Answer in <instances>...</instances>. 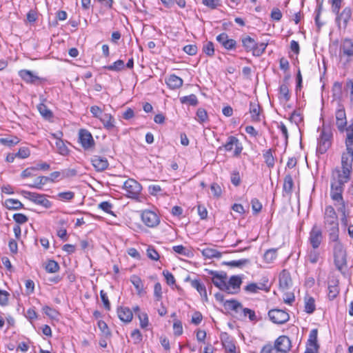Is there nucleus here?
<instances>
[{"label": "nucleus", "instance_id": "41", "mask_svg": "<svg viewBox=\"0 0 353 353\" xmlns=\"http://www.w3.org/2000/svg\"><path fill=\"white\" fill-rule=\"evenodd\" d=\"M48 181H50V178L48 176H39L34 181V184H30L28 186L32 188H37L39 190L42 189L43 185L46 184Z\"/></svg>", "mask_w": 353, "mask_h": 353}, {"label": "nucleus", "instance_id": "52", "mask_svg": "<svg viewBox=\"0 0 353 353\" xmlns=\"http://www.w3.org/2000/svg\"><path fill=\"white\" fill-rule=\"evenodd\" d=\"M263 258L268 263L272 262L276 258V250L270 249L267 250L264 254Z\"/></svg>", "mask_w": 353, "mask_h": 353}, {"label": "nucleus", "instance_id": "53", "mask_svg": "<svg viewBox=\"0 0 353 353\" xmlns=\"http://www.w3.org/2000/svg\"><path fill=\"white\" fill-rule=\"evenodd\" d=\"M267 45L265 43H259L256 42V46L253 50V55L256 57L261 56L265 52Z\"/></svg>", "mask_w": 353, "mask_h": 353}, {"label": "nucleus", "instance_id": "48", "mask_svg": "<svg viewBox=\"0 0 353 353\" xmlns=\"http://www.w3.org/2000/svg\"><path fill=\"white\" fill-rule=\"evenodd\" d=\"M318 330L313 329L310 331L307 343L310 346L319 345L317 342Z\"/></svg>", "mask_w": 353, "mask_h": 353}, {"label": "nucleus", "instance_id": "49", "mask_svg": "<svg viewBox=\"0 0 353 353\" xmlns=\"http://www.w3.org/2000/svg\"><path fill=\"white\" fill-rule=\"evenodd\" d=\"M203 51L209 57L213 56L214 54V43L212 41H208L204 43L203 46Z\"/></svg>", "mask_w": 353, "mask_h": 353}, {"label": "nucleus", "instance_id": "44", "mask_svg": "<svg viewBox=\"0 0 353 353\" xmlns=\"http://www.w3.org/2000/svg\"><path fill=\"white\" fill-rule=\"evenodd\" d=\"M125 67L124 61L119 59L114 62L112 64L105 66L104 68L110 71H121Z\"/></svg>", "mask_w": 353, "mask_h": 353}, {"label": "nucleus", "instance_id": "8", "mask_svg": "<svg viewBox=\"0 0 353 353\" xmlns=\"http://www.w3.org/2000/svg\"><path fill=\"white\" fill-rule=\"evenodd\" d=\"M79 142L85 150L93 149L95 145L92 134L85 129H81L79 131Z\"/></svg>", "mask_w": 353, "mask_h": 353}, {"label": "nucleus", "instance_id": "26", "mask_svg": "<svg viewBox=\"0 0 353 353\" xmlns=\"http://www.w3.org/2000/svg\"><path fill=\"white\" fill-rule=\"evenodd\" d=\"M191 286L198 291L203 301H208L207 290L203 283L198 279H194L191 281Z\"/></svg>", "mask_w": 353, "mask_h": 353}, {"label": "nucleus", "instance_id": "16", "mask_svg": "<svg viewBox=\"0 0 353 353\" xmlns=\"http://www.w3.org/2000/svg\"><path fill=\"white\" fill-rule=\"evenodd\" d=\"M336 125L340 132H346L347 127V118L345 109L341 107L338 109L335 112Z\"/></svg>", "mask_w": 353, "mask_h": 353}, {"label": "nucleus", "instance_id": "10", "mask_svg": "<svg viewBox=\"0 0 353 353\" xmlns=\"http://www.w3.org/2000/svg\"><path fill=\"white\" fill-rule=\"evenodd\" d=\"M331 138L332 134L330 132H326L324 130L321 132L317 146L318 153L323 154L327 152L331 146Z\"/></svg>", "mask_w": 353, "mask_h": 353}, {"label": "nucleus", "instance_id": "37", "mask_svg": "<svg viewBox=\"0 0 353 353\" xmlns=\"http://www.w3.org/2000/svg\"><path fill=\"white\" fill-rule=\"evenodd\" d=\"M320 259V252L317 249L312 248L307 251V261L312 264H316Z\"/></svg>", "mask_w": 353, "mask_h": 353}, {"label": "nucleus", "instance_id": "4", "mask_svg": "<svg viewBox=\"0 0 353 353\" xmlns=\"http://www.w3.org/2000/svg\"><path fill=\"white\" fill-rule=\"evenodd\" d=\"M20 193L26 199L37 205H42L47 209L51 208L52 206V203L46 199L45 194H41L37 192H31L26 190H21Z\"/></svg>", "mask_w": 353, "mask_h": 353}, {"label": "nucleus", "instance_id": "15", "mask_svg": "<svg viewBox=\"0 0 353 353\" xmlns=\"http://www.w3.org/2000/svg\"><path fill=\"white\" fill-rule=\"evenodd\" d=\"M234 146L235 147L234 155L238 157L241 153L243 147L236 137L230 136L226 143L223 145V148L226 151L230 152L233 149Z\"/></svg>", "mask_w": 353, "mask_h": 353}, {"label": "nucleus", "instance_id": "14", "mask_svg": "<svg viewBox=\"0 0 353 353\" xmlns=\"http://www.w3.org/2000/svg\"><path fill=\"white\" fill-rule=\"evenodd\" d=\"M242 284V278L239 275L232 276L228 281H227L226 285L228 290H225V292L230 294H235L239 293L241 289V285Z\"/></svg>", "mask_w": 353, "mask_h": 353}, {"label": "nucleus", "instance_id": "18", "mask_svg": "<svg viewBox=\"0 0 353 353\" xmlns=\"http://www.w3.org/2000/svg\"><path fill=\"white\" fill-rule=\"evenodd\" d=\"M216 41L226 50H232L236 48V41L230 39L228 34L223 32L216 37Z\"/></svg>", "mask_w": 353, "mask_h": 353}, {"label": "nucleus", "instance_id": "40", "mask_svg": "<svg viewBox=\"0 0 353 353\" xmlns=\"http://www.w3.org/2000/svg\"><path fill=\"white\" fill-rule=\"evenodd\" d=\"M55 145L57 152L61 155L67 156L69 154L70 150L61 139H58V140L56 141Z\"/></svg>", "mask_w": 353, "mask_h": 353}, {"label": "nucleus", "instance_id": "1", "mask_svg": "<svg viewBox=\"0 0 353 353\" xmlns=\"http://www.w3.org/2000/svg\"><path fill=\"white\" fill-rule=\"evenodd\" d=\"M352 163L341 159V167L332 170L330 179V196L332 200H341L344 186L350 180Z\"/></svg>", "mask_w": 353, "mask_h": 353}, {"label": "nucleus", "instance_id": "30", "mask_svg": "<svg viewBox=\"0 0 353 353\" xmlns=\"http://www.w3.org/2000/svg\"><path fill=\"white\" fill-rule=\"evenodd\" d=\"M294 187V181L290 174H287L284 178L283 192L288 196H290Z\"/></svg>", "mask_w": 353, "mask_h": 353}, {"label": "nucleus", "instance_id": "51", "mask_svg": "<svg viewBox=\"0 0 353 353\" xmlns=\"http://www.w3.org/2000/svg\"><path fill=\"white\" fill-rule=\"evenodd\" d=\"M0 142L7 146H12L17 144L19 142V139L17 137L1 138Z\"/></svg>", "mask_w": 353, "mask_h": 353}, {"label": "nucleus", "instance_id": "22", "mask_svg": "<svg viewBox=\"0 0 353 353\" xmlns=\"http://www.w3.org/2000/svg\"><path fill=\"white\" fill-rule=\"evenodd\" d=\"M92 165L98 172H102L108 168L109 163L105 157L99 155H94L91 158Z\"/></svg>", "mask_w": 353, "mask_h": 353}, {"label": "nucleus", "instance_id": "21", "mask_svg": "<svg viewBox=\"0 0 353 353\" xmlns=\"http://www.w3.org/2000/svg\"><path fill=\"white\" fill-rule=\"evenodd\" d=\"M336 14V21L338 25L340 26L341 23H343V28H346L348 24V22L352 17V10L350 7H345L341 12H339Z\"/></svg>", "mask_w": 353, "mask_h": 353}, {"label": "nucleus", "instance_id": "62", "mask_svg": "<svg viewBox=\"0 0 353 353\" xmlns=\"http://www.w3.org/2000/svg\"><path fill=\"white\" fill-rule=\"evenodd\" d=\"M138 318L140 321V326L142 328H145L148 325V316L145 312H139L138 314Z\"/></svg>", "mask_w": 353, "mask_h": 353}, {"label": "nucleus", "instance_id": "46", "mask_svg": "<svg viewBox=\"0 0 353 353\" xmlns=\"http://www.w3.org/2000/svg\"><path fill=\"white\" fill-rule=\"evenodd\" d=\"M47 272L55 273L59 270V263L54 260H49L45 266Z\"/></svg>", "mask_w": 353, "mask_h": 353}, {"label": "nucleus", "instance_id": "38", "mask_svg": "<svg viewBox=\"0 0 353 353\" xmlns=\"http://www.w3.org/2000/svg\"><path fill=\"white\" fill-rule=\"evenodd\" d=\"M202 254L205 258L212 259V258H217L219 259L221 257V253L218 250L207 248L202 250Z\"/></svg>", "mask_w": 353, "mask_h": 353}, {"label": "nucleus", "instance_id": "39", "mask_svg": "<svg viewBox=\"0 0 353 353\" xmlns=\"http://www.w3.org/2000/svg\"><path fill=\"white\" fill-rule=\"evenodd\" d=\"M37 109L39 112V113L41 114V116L47 120H50L52 118L53 114L52 111L48 108V107L43 104L40 103L37 106Z\"/></svg>", "mask_w": 353, "mask_h": 353}, {"label": "nucleus", "instance_id": "55", "mask_svg": "<svg viewBox=\"0 0 353 353\" xmlns=\"http://www.w3.org/2000/svg\"><path fill=\"white\" fill-rule=\"evenodd\" d=\"M43 311L47 316L53 319H57L59 315L56 310L47 305L43 307Z\"/></svg>", "mask_w": 353, "mask_h": 353}, {"label": "nucleus", "instance_id": "50", "mask_svg": "<svg viewBox=\"0 0 353 353\" xmlns=\"http://www.w3.org/2000/svg\"><path fill=\"white\" fill-rule=\"evenodd\" d=\"M74 197V192L71 191L59 192L57 198L63 201H69Z\"/></svg>", "mask_w": 353, "mask_h": 353}, {"label": "nucleus", "instance_id": "6", "mask_svg": "<svg viewBox=\"0 0 353 353\" xmlns=\"http://www.w3.org/2000/svg\"><path fill=\"white\" fill-rule=\"evenodd\" d=\"M208 273L212 276L210 279L212 283L216 288L224 292H225V290H228L226 285L228 279L226 272L208 270Z\"/></svg>", "mask_w": 353, "mask_h": 353}, {"label": "nucleus", "instance_id": "27", "mask_svg": "<svg viewBox=\"0 0 353 353\" xmlns=\"http://www.w3.org/2000/svg\"><path fill=\"white\" fill-rule=\"evenodd\" d=\"M183 79L175 74H171L166 80L168 86L171 89H177L183 85Z\"/></svg>", "mask_w": 353, "mask_h": 353}, {"label": "nucleus", "instance_id": "61", "mask_svg": "<svg viewBox=\"0 0 353 353\" xmlns=\"http://www.w3.org/2000/svg\"><path fill=\"white\" fill-rule=\"evenodd\" d=\"M147 256L153 261H157L159 259V254L157 251L152 246H149L147 249Z\"/></svg>", "mask_w": 353, "mask_h": 353}, {"label": "nucleus", "instance_id": "34", "mask_svg": "<svg viewBox=\"0 0 353 353\" xmlns=\"http://www.w3.org/2000/svg\"><path fill=\"white\" fill-rule=\"evenodd\" d=\"M224 307L228 310L238 312L239 310H243L242 304L236 300H228L224 302Z\"/></svg>", "mask_w": 353, "mask_h": 353}, {"label": "nucleus", "instance_id": "43", "mask_svg": "<svg viewBox=\"0 0 353 353\" xmlns=\"http://www.w3.org/2000/svg\"><path fill=\"white\" fill-rule=\"evenodd\" d=\"M181 103H188L190 105L195 106L198 104V99L195 94H192L188 96H184L180 98Z\"/></svg>", "mask_w": 353, "mask_h": 353}, {"label": "nucleus", "instance_id": "9", "mask_svg": "<svg viewBox=\"0 0 353 353\" xmlns=\"http://www.w3.org/2000/svg\"><path fill=\"white\" fill-rule=\"evenodd\" d=\"M323 232L316 224L310 232L308 241L312 248L317 249L323 241Z\"/></svg>", "mask_w": 353, "mask_h": 353}, {"label": "nucleus", "instance_id": "28", "mask_svg": "<svg viewBox=\"0 0 353 353\" xmlns=\"http://www.w3.org/2000/svg\"><path fill=\"white\" fill-rule=\"evenodd\" d=\"M242 46L246 52H252L254 47L256 46V41L248 35L243 36L241 37Z\"/></svg>", "mask_w": 353, "mask_h": 353}, {"label": "nucleus", "instance_id": "47", "mask_svg": "<svg viewBox=\"0 0 353 353\" xmlns=\"http://www.w3.org/2000/svg\"><path fill=\"white\" fill-rule=\"evenodd\" d=\"M263 157L265 162L269 168H272L274 165V158L272 155L271 149L268 150L264 154Z\"/></svg>", "mask_w": 353, "mask_h": 353}, {"label": "nucleus", "instance_id": "60", "mask_svg": "<svg viewBox=\"0 0 353 353\" xmlns=\"http://www.w3.org/2000/svg\"><path fill=\"white\" fill-rule=\"evenodd\" d=\"M345 89L350 93V103L353 106V79L347 81Z\"/></svg>", "mask_w": 353, "mask_h": 353}, {"label": "nucleus", "instance_id": "45", "mask_svg": "<svg viewBox=\"0 0 353 353\" xmlns=\"http://www.w3.org/2000/svg\"><path fill=\"white\" fill-rule=\"evenodd\" d=\"M316 309L315 306V301L314 298L309 296V298L305 299V311L307 314H312L314 312Z\"/></svg>", "mask_w": 353, "mask_h": 353}, {"label": "nucleus", "instance_id": "56", "mask_svg": "<svg viewBox=\"0 0 353 353\" xmlns=\"http://www.w3.org/2000/svg\"><path fill=\"white\" fill-rule=\"evenodd\" d=\"M223 345L227 353H236V346L234 343L230 340H226L223 343Z\"/></svg>", "mask_w": 353, "mask_h": 353}, {"label": "nucleus", "instance_id": "54", "mask_svg": "<svg viewBox=\"0 0 353 353\" xmlns=\"http://www.w3.org/2000/svg\"><path fill=\"white\" fill-rule=\"evenodd\" d=\"M250 263V260L249 259H240V260H236V261H229V262H225L224 263L225 265H228L229 266H231V267H242L248 263Z\"/></svg>", "mask_w": 353, "mask_h": 353}, {"label": "nucleus", "instance_id": "33", "mask_svg": "<svg viewBox=\"0 0 353 353\" xmlns=\"http://www.w3.org/2000/svg\"><path fill=\"white\" fill-rule=\"evenodd\" d=\"M339 292L338 281L332 280L328 284V297L330 300L334 299Z\"/></svg>", "mask_w": 353, "mask_h": 353}, {"label": "nucleus", "instance_id": "13", "mask_svg": "<svg viewBox=\"0 0 353 353\" xmlns=\"http://www.w3.org/2000/svg\"><path fill=\"white\" fill-rule=\"evenodd\" d=\"M141 220L149 228H154L160 222L158 215L151 210H144L141 213Z\"/></svg>", "mask_w": 353, "mask_h": 353}, {"label": "nucleus", "instance_id": "20", "mask_svg": "<svg viewBox=\"0 0 353 353\" xmlns=\"http://www.w3.org/2000/svg\"><path fill=\"white\" fill-rule=\"evenodd\" d=\"M99 120L103 123V127L109 132H115L118 131L115 125V119L110 114L104 113Z\"/></svg>", "mask_w": 353, "mask_h": 353}, {"label": "nucleus", "instance_id": "5", "mask_svg": "<svg viewBox=\"0 0 353 353\" xmlns=\"http://www.w3.org/2000/svg\"><path fill=\"white\" fill-rule=\"evenodd\" d=\"M323 219L325 228H339L338 216L334 208L332 205H327L325 208Z\"/></svg>", "mask_w": 353, "mask_h": 353}, {"label": "nucleus", "instance_id": "58", "mask_svg": "<svg viewBox=\"0 0 353 353\" xmlns=\"http://www.w3.org/2000/svg\"><path fill=\"white\" fill-rule=\"evenodd\" d=\"M99 208L101 209L105 212L110 214H114L112 208V204L108 201H103L99 204Z\"/></svg>", "mask_w": 353, "mask_h": 353}, {"label": "nucleus", "instance_id": "31", "mask_svg": "<svg viewBox=\"0 0 353 353\" xmlns=\"http://www.w3.org/2000/svg\"><path fill=\"white\" fill-rule=\"evenodd\" d=\"M130 281L135 288L139 295H141L144 292L143 283L141 278L135 274L130 276Z\"/></svg>", "mask_w": 353, "mask_h": 353}, {"label": "nucleus", "instance_id": "11", "mask_svg": "<svg viewBox=\"0 0 353 353\" xmlns=\"http://www.w3.org/2000/svg\"><path fill=\"white\" fill-rule=\"evenodd\" d=\"M268 316L270 320L276 324H283L290 319V316L288 312L279 309L270 310L268 312Z\"/></svg>", "mask_w": 353, "mask_h": 353}, {"label": "nucleus", "instance_id": "3", "mask_svg": "<svg viewBox=\"0 0 353 353\" xmlns=\"http://www.w3.org/2000/svg\"><path fill=\"white\" fill-rule=\"evenodd\" d=\"M346 152L341 155V159L353 163V120L346 128Z\"/></svg>", "mask_w": 353, "mask_h": 353}, {"label": "nucleus", "instance_id": "2", "mask_svg": "<svg viewBox=\"0 0 353 353\" xmlns=\"http://www.w3.org/2000/svg\"><path fill=\"white\" fill-rule=\"evenodd\" d=\"M333 250L334 264L341 271L347 265V253L343 243H339L331 245Z\"/></svg>", "mask_w": 353, "mask_h": 353}, {"label": "nucleus", "instance_id": "23", "mask_svg": "<svg viewBox=\"0 0 353 353\" xmlns=\"http://www.w3.org/2000/svg\"><path fill=\"white\" fill-rule=\"evenodd\" d=\"M268 283V280L259 283H251L247 285L244 290L250 293H257L259 290H264L265 292H268L270 290V286L267 285Z\"/></svg>", "mask_w": 353, "mask_h": 353}, {"label": "nucleus", "instance_id": "36", "mask_svg": "<svg viewBox=\"0 0 353 353\" xmlns=\"http://www.w3.org/2000/svg\"><path fill=\"white\" fill-rule=\"evenodd\" d=\"M290 94L288 88V84L282 83L279 87V98L280 99L284 100L285 102H288L290 99Z\"/></svg>", "mask_w": 353, "mask_h": 353}, {"label": "nucleus", "instance_id": "25", "mask_svg": "<svg viewBox=\"0 0 353 353\" xmlns=\"http://www.w3.org/2000/svg\"><path fill=\"white\" fill-rule=\"evenodd\" d=\"M117 314L119 319L125 323H130L132 320L133 314L131 310L127 307H120L117 309Z\"/></svg>", "mask_w": 353, "mask_h": 353}, {"label": "nucleus", "instance_id": "59", "mask_svg": "<svg viewBox=\"0 0 353 353\" xmlns=\"http://www.w3.org/2000/svg\"><path fill=\"white\" fill-rule=\"evenodd\" d=\"M77 174V171L74 168L64 169L61 170V179L73 177Z\"/></svg>", "mask_w": 353, "mask_h": 353}, {"label": "nucleus", "instance_id": "7", "mask_svg": "<svg viewBox=\"0 0 353 353\" xmlns=\"http://www.w3.org/2000/svg\"><path fill=\"white\" fill-rule=\"evenodd\" d=\"M123 189L127 192V196L130 198H137L141 192V185L133 179H128L124 182Z\"/></svg>", "mask_w": 353, "mask_h": 353}, {"label": "nucleus", "instance_id": "35", "mask_svg": "<svg viewBox=\"0 0 353 353\" xmlns=\"http://www.w3.org/2000/svg\"><path fill=\"white\" fill-rule=\"evenodd\" d=\"M5 206L9 210H19L23 208L22 203L14 199H8L5 201Z\"/></svg>", "mask_w": 353, "mask_h": 353}, {"label": "nucleus", "instance_id": "57", "mask_svg": "<svg viewBox=\"0 0 353 353\" xmlns=\"http://www.w3.org/2000/svg\"><path fill=\"white\" fill-rule=\"evenodd\" d=\"M196 116L198 117V121L201 123L206 121L208 119L206 110L201 108L197 110Z\"/></svg>", "mask_w": 353, "mask_h": 353}, {"label": "nucleus", "instance_id": "32", "mask_svg": "<svg viewBox=\"0 0 353 353\" xmlns=\"http://www.w3.org/2000/svg\"><path fill=\"white\" fill-rule=\"evenodd\" d=\"M250 113L252 121L259 122L260 119V105L254 102L250 103Z\"/></svg>", "mask_w": 353, "mask_h": 353}, {"label": "nucleus", "instance_id": "19", "mask_svg": "<svg viewBox=\"0 0 353 353\" xmlns=\"http://www.w3.org/2000/svg\"><path fill=\"white\" fill-rule=\"evenodd\" d=\"M353 57V41L351 39H343L340 45V57Z\"/></svg>", "mask_w": 353, "mask_h": 353}, {"label": "nucleus", "instance_id": "29", "mask_svg": "<svg viewBox=\"0 0 353 353\" xmlns=\"http://www.w3.org/2000/svg\"><path fill=\"white\" fill-rule=\"evenodd\" d=\"M327 232L330 245L341 243L339 239V228H328Z\"/></svg>", "mask_w": 353, "mask_h": 353}, {"label": "nucleus", "instance_id": "12", "mask_svg": "<svg viewBox=\"0 0 353 353\" xmlns=\"http://www.w3.org/2000/svg\"><path fill=\"white\" fill-rule=\"evenodd\" d=\"M274 346L279 352L288 353L291 350L292 342L288 336L281 335L275 340Z\"/></svg>", "mask_w": 353, "mask_h": 353}, {"label": "nucleus", "instance_id": "42", "mask_svg": "<svg viewBox=\"0 0 353 353\" xmlns=\"http://www.w3.org/2000/svg\"><path fill=\"white\" fill-rule=\"evenodd\" d=\"M332 97L334 99L340 100L342 97V83L338 81L334 82L332 89Z\"/></svg>", "mask_w": 353, "mask_h": 353}, {"label": "nucleus", "instance_id": "63", "mask_svg": "<svg viewBox=\"0 0 353 353\" xmlns=\"http://www.w3.org/2000/svg\"><path fill=\"white\" fill-rule=\"evenodd\" d=\"M174 334L176 336H180L183 334L182 323L179 320H176L173 324Z\"/></svg>", "mask_w": 353, "mask_h": 353}, {"label": "nucleus", "instance_id": "17", "mask_svg": "<svg viewBox=\"0 0 353 353\" xmlns=\"http://www.w3.org/2000/svg\"><path fill=\"white\" fill-rule=\"evenodd\" d=\"M19 76L27 83L38 84V81L44 79L34 74L32 71L28 70H21L19 71Z\"/></svg>", "mask_w": 353, "mask_h": 353}, {"label": "nucleus", "instance_id": "24", "mask_svg": "<svg viewBox=\"0 0 353 353\" xmlns=\"http://www.w3.org/2000/svg\"><path fill=\"white\" fill-rule=\"evenodd\" d=\"M292 279L290 273L285 270L279 275V287L282 290H286L292 285Z\"/></svg>", "mask_w": 353, "mask_h": 353}, {"label": "nucleus", "instance_id": "64", "mask_svg": "<svg viewBox=\"0 0 353 353\" xmlns=\"http://www.w3.org/2000/svg\"><path fill=\"white\" fill-rule=\"evenodd\" d=\"M260 353H279V352L274 345L271 343H268L262 347Z\"/></svg>", "mask_w": 353, "mask_h": 353}]
</instances>
